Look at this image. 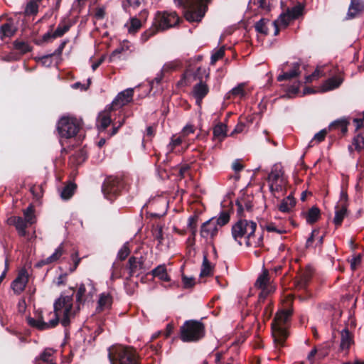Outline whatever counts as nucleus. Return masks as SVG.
Listing matches in <instances>:
<instances>
[{"mask_svg":"<svg viewBox=\"0 0 364 364\" xmlns=\"http://www.w3.org/2000/svg\"><path fill=\"white\" fill-rule=\"evenodd\" d=\"M353 146L355 150L358 151H363L364 155V136L358 134L353 138L352 145L349 146L348 149L351 151Z\"/></svg>","mask_w":364,"mask_h":364,"instance_id":"a19ab883","label":"nucleus"},{"mask_svg":"<svg viewBox=\"0 0 364 364\" xmlns=\"http://www.w3.org/2000/svg\"><path fill=\"white\" fill-rule=\"evenodd\" d=\"M213 274V267L210 262L208 261L207 256H203L200 277H207Z\"/></svg>","mask_w":364,"mask_h":364,"instance_id":"49530a36","label":"nucleus"},{"mask_svg":"<svg viewBox=\"0 0 364 364\" xmlns=\"http://www.w3.org/2000/svg\"><path fill=\"white\" fill-rule=\"evenodd\" d=\"M218 230L217 221L215 218H212L203 224L200 235L205 238L213 237L216 235Z\"/></svg>","mask_w":364,"mask_h":364,"instance_id":"a211bd4d","label":"nucleus"},{"mask_svg":"<svg viewBox=\"0 0 364 364\" xmlns=\"http://www.w3.org/2000/svg\"><path fill=\"white\" fill-rule=\"evenodd\" d=\"M151 233L154 240L157 242V248L163 250V248L166 247V245L164 244L165 238L164 237L162 227L159 225L154 226L151 230Z\"/></svg>","mask_w":364,"mask_h":364,"instance_id":"c85d7f7f","label":"nucleus"},{"mask_svg":"<svg viewBox=\"0 0 364 364\" xmlns=\"http://www.w3.org/2000/svg\"><path fill=\"white\" fill-rule=\"evenodd\" d=\"M28 282V274L26 269H21L16 278L12 282L11 287L14 292L16 294H20L23 291L25 287Z\"/></svg>","mask_w":364,"mask_h":364,"instance_id":"4468645a","label":"nucleus"},{"mask_svg":"<svg viewBox=\"0 0 364 364\" xmlns=\"http://www.w3.org/2000/svg\"><path fill=\"white\" fill-rule=\"evenodd\" d=\"M111 364H139L136 351L127 346H117L109 350Z\"/></svg>","mask_w":364,"mask_h":364,"instance_id":"39448f33","label":"nucleus"},{"mask_svg":"<svg viewBox=\"0 0 364 364\" xmlns=\"http://www.w3.org/2000/svg\"><path fill=\"white\" fill-rule=\"evenodd\" d=\"M64 252L63 245L60 244L54 251V252L46 259L39 261L37 264L38 267H42L58 261Z\"/></svg>","mask_w":364,"mask_h":364,"instance_id":"5701e85b","label":"nucleus"},{"mask_svg":"<svg viewBox=\"0 0 364 364\" xmlns=\"http://www.w3.org/2000/svg\"><path fill=\"white\" fill-rule=\"evenodd\" d=\"M343 82V78L341 77H333L327 80L323 84L321 87V90L323 92H327L332 90H334L338 87L341 83Z\"/></svg>","mask_w":364,"mask_h":364,"instance_id":"c756f323","label":"nucleus"},{"mask_svg":"<svg viewBox=\"0 0 364 364\" xmlns=\"http://www.w3.org/2000/svg\"><path fill=\"white\" fill-rule=\"evenodd\" d=\"M24 220L26 223L32 225L36 223V215L34 214V208L30 205L23 210Z\"/></svg>","mask_w":364,"mask_h":364,"instance_id":"de8ad7c7","label":"nucleus"},{"mask_svg":"<svg viewBox=\"0 0 364 364\" xmlns=\"http://www.w3.org/2000/svg\"><path fill=\"white\" fill-rule=\"evenodd\" d=\"M225 55V47L222 46L220 48L213 50L211 58L210 63L214 65L218 60L223 58Z\"/></svg>","mask_w":364,"mask_h":364,"instance_id":"603ef678","label":"nucleus"},{"mask_svg":"<svg viewBox=\"0 0 364 364\" xmlns=\"http://www.w3.org/2000/svg\"><path fill=\"white\" fill-rule=\"evenodd\" d=\"M293 19L290 18V16L287 14V12L282 14L279 18L277 21H274V23H277V28L279 26H282L284 28L287 27L291 21Z\"/></svg>","mask_w":364,"mask_h":364,"instance_id":"3c124183","label":"nucleus"},{"mask_svg":"<svg viewBox=\"0 0 364 364\" xmlns=\"http://www.w3.org/2000/svg\"><path fill=\"white\" fill-rule=\"evenodd\" d=\"M255 30L262 34L267 35L269 33V27L274 29V35L279 33V28H277V23L270 21L267 18H262L255 23Z\"/></svg>","mask_w":364,"mask_h":364,"instance_id":"f3484780","label":"nucleus"},{"mask_svg":"<svg viewBox=\"0 0 364 364\" xmlns=\"http://www.w3.org/2000/svg\"><path fill=\"white\" fill-rule=\"evenodd\" d=\"M328 131H329L328 128L323 129L320 132L316 133L314 136L313 139L310 141V142L309 144V147L314 146V145L318 144L321 143V141H323L325 139L326 136Z\"/></svg>","mask_w":364,"mask_h":364,"instance_id":"c03bdc74","label":"nucleus"},{"mask_svg":"<svg viewBox=\"0 0 364 364\" xmlns=\"http://www.w3.org/2000/svg\"><path fill=\"white\" fill-rule=\"evenodd\" d=\"M130 254V248L129 242H125L122 247L120 248L117 253V258L123 261Z\"/></svg>","mask_w":364,"mask_h":364,"instance_id":"864d4df0","label":"nucleus"},{"mask_svg":"<svg viewBox=\"0 0 364 364\" xmlns=\"http://www.w3.org/2000/svg\"><path fill=\"white\" fill-rule=\"evenodd\" d=\"M75 188L76 186L73 183L66 186L60 193L61 198L65 200L69 199L73 195Z\"/></svg>","mask_w":364,"mask_h":364,"instance_id":"09e8293b","label":"nucleus"},{"mask_svg":"<svg viewBox=\"0 0 364 364\" xmlns=\"http://www.w3.org/2000/svg\"><path fill=\"white\" fill-rule=\"evenodd\" d=\"M80 127V122L71 116L62 117L57 124V129L60 136L65 139L75 136Z\"/></svg>","mask_w":364,"mask_h":364,"instance_id":"1a4fd4ad","label":"nucleus"},{"mask_svg":"<svg viewBox=\"0 0 364 364\" xmlns=\"http://www.w3.org/2000/svg\"><path fill=\"white\" fill-rule=\"evenodd\" d=\"M113 107L109 106L105 110L100 112L97 119V126L99 129L105 130L111 123V110Z\"/></svg>","mask_w":364,"mask_h":364,"instance_id":"aec40b11","label":"nucleus"},{"mask_svg":"<svg viewBox=\"0 0 364 364\" xmlns=\"http://www.w3.org/2000/svg\"><path fill=\"white\" fill-rule=\"evenodd\" d=\"M181 18L176 11H159L154 18V25L159 31H164L176 26Z\"/></svg>","mask_w":364,"mask_h":364,"instance_id":"6e6552de","label":"nucleus"},{"mask_svg":"<svg viewBox=\"0 0 364 364\" xmlns=\"http://www.w3.org/2000/svg\"><path fill=\"white\" fill-rule=\"evenodd\" d=\"M347 215V207L337 206L335 207V216L333 218V223L336 227L341 225L343 219Z\"/></svg>","mask_w":364,"mask_h":364,"instance_id":"473e14b6","label":"nucleus"},{"mask_svg":"<svg viewBox=\"0 0 364 364\" xmlns=\"http://www.w3.org/2000/svg\"><path fill=\"white\" fill-rule=\"evenodd\" d=\"M301 85V82L299 80H294L291 84H286L283 85L284 86V90L287 92L286 95L288 97H293L296 96V95L299 91V87Z\"/></svg>","mask_w":364,"mask_h":364,"instance_id":"c9c22d12","label":"nucleus"},{"mask_svg":"<svg viewBox=\"0 0 364 364\" xmlns=\"http://www.w3.org/2000/svg\"><path fill=\"white\" fill-rule=\"evenodd\" d=\"M178 7L184 9V16L188 22H200L205 16L212 0H173Z\"/></svg>","mask_w":364,"mask_h":364,"instance_id":"7ed1b4c3","label":"nucleus"},{"mask_svg":"<svg viewBox=\"0 0 364 364\" xmlns=\"http://www.w3.org/2000/svg\"><path fill=\"white\" fill-rule=\"evenodd\" d=\"M208 85L201 81L193 86L192 93L198 106H200L203 99L208 95Z\"/></svg>","mask_w":364,"mask_h":364,"instance_id":"6ab92c4d","label":"nucleus"},{"mask_svg":"<svg viewBox=\"0 0 364 364\" xmlns=\"http://www.w3.org/2000/svg\"><path fill=\"white\" fill-rule=\"evenodd\" d=\"M9 223L14 225L20 235L24 236L26 235V222L21 217L14 216L9 218Z\"/></svg>","mask_w":364,"mask_h":364,"instance_id":"7c9ffc66","label":"nucleus"},{"mask_svg":"<svg viewBox=\"0 0 364 364\" xmlns=\"http://www.w3.org/2000/svg\"><path fill=\"white\" fill-rule=\"evenodd\" d=\"M55 350L53 348H46L40 355L39 360L43 363L49 364H55L53 362Z\"/></svg>","mask_w":364,"mask_h":364,"instance_id":"a18cd8bd","label":"nucleus"},{"mask_svg":"<svg viewBox=\"0 0 364 364\" xmlns=\"http://www.w3.org/2000/svg\"><path fill=\"white\" fill-rule=\"evenodd\" d=\"M353 343V334L348 328H344L341 331V344L340 348L343 350H347Z\"/></svg>","mask_w":364,"mask_h":364,"instance_id":"393cba45","label":"nucleus"},{"mask_svg":"<svg viewBox=\"0 0 364 364\" xmlns=\"http://www.w3.org/2000/svg\"><path fill=\"white\" fill-rule=\"evenodd\" d=\"M301 74L300 64L299 63H294L291 65V70L289 71L284 72L282 74L278 75L277 80L282 81H290L291 79H294L299 76Z\"/></svg>","mask_w":364,"mask_h":364,"instance_id":"412c9836","label":"nucleus"},{"mask_svg":"<svg viewBox=\"0 0 364 364\" xmlns=\"http://www.w3.org/2000/svg\"><path fill=\"white\" fill-rule=\"evenodd\" d=\"M337 206H346L348 208V194L344 189H341L340 193V198L337 203Z\"/></svg>","mask_w":364,"mask_h":364,"instance_id":"0e129e2a","label":"nucleus"},{"mask_svg":"<svg viewBox=\"0 0 364 364\" xmlns=\"http://www.w3.org/2000/svg\"><path fill=\"white\" fill-rule=\"evenodd\" d=\"M296 205L295 199L289 195L284 198L278 206L279 210L284 213H291Z\"/></svg>","mask_w":364,"mask_h":364,"instance_id":"cd10ccee","label":"nucleus"},{"mask_svg":"<svg viewBox=\"0 0 364 364\" xmlns=\"http://www.w3.org/2000/svg\"><path fill=\"white\" fill-rule=\"evenodd\" d=\"M303 8L300 5L295 6L291 9H287V14L293 20L299 17V16L302 14Z\"/></svg>","mask_w":364,"mask_h":364,"instance_id":"6e6d98bb","label":"nucleus"},{"mask_svg":"<svg viewBox=\"0 0 364 364\" xmlns=\"http://www.w3.org/2000/svg\"><path fill=\"white\" fill-rule=\"evenodd\" d=\"M267 182L269 190L273 193L282 192L286 189L287 180L284 176V171L280 164H275L268 175Z\"/></svg>","mask_w":364,"mask_h":364,"instance_id":"0eeeda50","label":"nucleus"},{"mask_svg":"<svg viewBox=\"0 0 364 364\" xmlns=\"http://www.w3.org/2000/svg\"><path fill=\"white\" fill-rule=\"evenodd\" d=\"M255 287L261 289L259 299H264L267 295L274 291L275 286L270 282V278L267 270L264 269L260 274L255 284Z\"/></svg>","mask_w":364,"mask_h":364,"instance_id":"f8f14e48","label":"nucleus"},{"mask_svg":"<svg viewBox=\"0 0 364 364\" xmlns=\"http://www.w3.org/2000/svg\"><path fill=\"white\" fill-rule=\"evenodd\" d=\"M127 267L129 269V277L139 276L143 272L144 269L143 257H129Z\"/></svg>","mask_w":364,"mask_h":364,"instance_id":"dca6fc26","label":"nucleus"},{"mask_svg":"<svg viewBox=\"0 0 364 364\" xmlns=\"http://www.w3.org/2000/svg\"><path fill=\"white\" fill-rule=\"evenodd\" d=\"M96 292L97 290L95 287L94 283L91 280L87 279L79 286L76 293L77 303L80 305L81 304L92 301Z\"/></svg>","mask_w":364,"mask_h":364,"instance_id":"9b49d317","label":"nucleus"},{"mask_svg":"<svg viewBox=\"0 0 364 364\" xmlns=\"http://www.w3.org/2000/svg\"><path fill=\"white\" fill-rule=\"evenodd\" d=\"M112 304V297L109 293L103 292L100 294L97 302V311H102L111 307Z\"/></svg>","mask_w":364,"mask_h":364,"instance_id":"a878e982","label":"nucleus"},{"mask_svg":"<svg viewBox=\"0 0 364 364\" xmlns=\"http://www.w3.org/2000/svg\"><path fill=\"white\" fill-rule=\"evenodd\" d=\"M257 223L246 219L239 220L231 230L233 239L240 245L247 247H259L262 244V235L256 234Z\"/></svg>","mask_w":364,"mask_h":364,"instance_id":"f257e3e1","label":"nucleus"},{"mask_svg":"<svg viewBox=\"0 0 364 364\" xmlns=\"http://www.w3.org/2000/svg\"><path fill=\"white\" fill-rule=\"evenodd\" d=\"M291 314V309H285L278 311L275 316L272 328L274 341L277 346H282L288 336L285 324L289 321Z\"/></svg>","mask_w":364,"mask_h":364,"instance_id":"20e7f679","label":"nucleus"},{"mask_svg":"<svg viewBox=\"0 0 364 364\" xmlns=\"http://www.w3.org/2000/svg\"><path fill=\"white\" fill-rule=\"evenodd\" d=\"M105 16V9L104 7H97L95 9L94 16L96 19L100 20Z\"/></svg>","mask_w":364,"mask_h":364,"instance_id":"774afa93","label":"nucleus"},{"mask_svg":"<svg viewBox=\"0 0 364 364\" xmlns=\"http://www.w3.org/2000/svg\"><path fill=\"white\" fill-rule=\"evenodd\" d=\"M323 75V74L321 71V69L320 68H317L311 75H308V76L306 77V83L311 82L314 80H315L319 78L320 77H321Z\"/></svg>","mask_w":364,"mask_h":364,"instance_id":"69168bd1","label":"nucleus"},{"mask_svg":"<svg viewBox=\"0 0 364 364\" xmlns=\"http://www.w3.org/2000/svg\"><path fill=\"white\" fill-rule=\"evenodd\" d=\"M347 122L344 119L336 120L328 126V130L338 129L341 133L345 134L347 132Z\"/></svg>","mask_w":364,"mask_h":364,"instance_id":"37998d69","label":"nucleus"},{"mask_svg":"<svg viewBox=\"0 0 364 364\" xmlns=\"http://www.w3.org/2000/svg\"><path fill=\"white\" fill-rule=\"evenodd\" d=\"M87 159L86 152L83 150L77 151L72 156L70 160H75L76 164H80Z\"/></svg>","mask_w":364,"mask_h":364,"instance_id":"052dcab7","label":"nucleus"},{"mask_svg":"<svg viewBox=\"0 0 364 364\" xmlns=\"http://www.w3.org/2000/svg\"><path fill=\"white\" fill-rule=\"evenodd\" d=\"M16 29L12 23H6L0 27V37H11L14 35Z\"/></svg>","mask_w":364,"mask_h":364,"instance_id":"ea45409f","label":"nucleus"},{"mask_svg":"<svg viewBox=\"0 0 364 364\" xmlns=\"http://www.w3.org/2000/svg\"><path fill=\"white\" fill-rule=\"evenodd\" d=\"M248 7L250 9L259 11V10L267 11L269 6L267 0H250Z\"/></svg>","mask_w":364,"mask_h":364,"instance_id":"e433bc0d","label":"nucleus"},{"mask_svg":"<svg viewBox=\"0 0 364 364\" xmlns=\"http://www.w3.org/2000/svg\"><path fill=\"white\" fill-rule=\"evenodd\" d=\"M364 9V2L360 0H351L348 9V16L350 18L355 17Z\"/></svg>","mask_w":364,"mask_h":364,"instance_id":"2f4dec72","label":"nucleus"},{"mask_svg":"<svg viewBox=\"0 0 364 364\" xmlns=\"http://www.w3.org/2000/svg\"><path fill=\"white\" fill-rule=\"evenodd\" d=\"M194 132H195L194 127L191 124H187L186 126H185L183 127V129H182L180 134L182 135V136H183L186 139V137L189 134H193Z\"/></svg>","mask_w":364,"mask_h":364,"instance_id":"338daca9","label":"nucleus"},{"mask_svg":"<svg viewBox=\"0 0 364 364\" xmlns=\"http://www.w3.org/2000/svg\"><path fill=\"white\" fill-rule=\"evenodd\" d=\"M180 65L181 63L178 60H173L166 63L163 65L159 73H158L156 77L154 78V81H156V83H159L165 73L176 70L180 67Z\"/></svg>","mask_w":364,"mask_h":364,"instance_id":"4be33fe9","label":"nucleus"},{"mask_svg":"<svg viewBox=\"0 0 364 364\" xmlns=\"http://www.w3.org/2000/svg\"><path fill=\"white\" fill-rule=\"evenodd\" d=\"M38 5L36 2L31 1L28 3L25 12L27 14H35L38 12Z\"/></svg>","mask_w":364,"mask_h":364,"instance_id":"e2e57ef3","label":"nucleus"},{"mask_svg":"<svg viewBox=\"0 0 364 364\" xmlns=\"http://www.w3.org/2000/svg\"><path fill=\"white\" fill-rule=\"evenodd\" d=\"M323 237L324 235H321L318 230H314L306 241V246H311L314 242H316V246H321L323 244Z\"/></svg>","mask_w":364,"mask_h":364,"instance_id":"f704fd0d","label":"nucleus"},{"mask_svg":"<svg viewBox=\"0 0 364 364\" xmlns=\"http://www.w3.org/2000/svg\"><path fill=\"white\" fill-rule=\"evenodd\" d=\"M70 28V26L66 24H59L57 28L53 32H47L43 36V39L45 41H48L50 38H56L62 36Z\"/></svg>","mask_w":364,"mask_h":364,"instance_id":"bb28decb","label":"nucleus"},{"mask_svg":"<svg viewBox=\"0 0 364 364\" xmlns=\"http://www.w3.org/2000/svg\"><path fill=\"white\" fill-rule=\"evenodd\" d=\"M55 314H52L53 321H50V326L58 324L60 321L63 326L70 324L71 317L75 314V309L73 306V296L61 295L56 299L53 304Z\"/></svg>","mask_w":364,"mask_h":364,"instance_id":"f03ea898","label":"nucleus"},{"mask_svg":"<svg viewBox=\"0 0 364 364\" xmlns=\"http://www.w3.org/2000/svg\"><path fill=\"white\" fill-rule=\"evenodd\" d=\"M15 49L18 50L21 54H25L31 50V48L28 43L23 41H16L14 43Z\"/></svg>","mask_w":364,"mask_h":364,"instance_id":"8fccbe9b","label":"nucleus"},{"mask_svg":"<svg viewBox=\"0 0 364 364\" xmlns=\"http://www.w3.org/2000/svg\"><path fill=\"white\" fill-rule=\"evenodd\" d=\"M152 274L155 277H158L159 279L165 282H168L170 277L167 274L166 268L165 265H159L152 270Z\"/></svg>","mask_w":364,"mask_h":364,"instance_id":"58836bf2","label":"nucleus"},{"mask_svg":"<svg viewBox=\"0 0 364 364\" xmlns=\"http://www.w3.org/2000/svg\"><path fill=\"white\" fill-rule=\"evenodd\" d=\"M218 226H223L230 220V215L227 212H222L218 218H215Z\"/></svg>","mask_w":364,"mask_h":364,"instance_id":"680f3d73","label":"nucleus"},{"mask_svg":"<svg viewBox=\"0 0 364 364\" xmlns=\"http://www.w3.org/2000/svg\"><path fill=\"white\" fill-rule=\"evenodd\" d=\"M134 89L128 88L119 92L113 100L111 107L114 109L121 108L132 100Z\"/></svg>","mask_w":364,"mask_h":364,"instance_id":"2eb2a0df","label":"nucleus"},{"mask_svg":"<svg viewBox=\"0 0 364 364\" xmlns=\"http://www.w3.org/2000/svg\"><path fill=\"white\" fill-rule=\"evenodd\" d=\"M228 127L225 124L218 122L213 129V140L223 141L228 136Z\"/></svg>","mask_w":364,"mask_h":364,"instance_id":"b1692460","label":"nucleus"},{"mask_svg":"<svg viewBox=\"0 0 364 364\" xmlns=\"http://www.w3.org/2000/svg\"><path fill=\"white\" fill-rule=\"evenodd\" d=\"M52 314H55V311H45L38 318L31 317L27 318V322L29 326L35 327L39 330H46L55 327L58 324L50 326V321H53Z\"/></svg>","mask_w":364,"mask_h":364,"instance_id":"ddd939ff","label":"nucleus"},{"mask_svg":"<svg viewBox=\"0 0 364 364\" xmlns=\"http://www.w3.org/2000/svg\"><path fill=\"white\" fill-rule=\"evenodd\" d=\"M186 143V139L182 135H173L167 146L168 152H173L178 146Z\"/></svg>","mask_w":364,"mask_h":364,"instance_id":"4c0bfd02","label":"nucleus"},{"mask_svg":"<svg viewBox=\"0 0 364 364\" xmlns=\"http://www.w3.org/2000/svg\"><path fill=\"white\" fill-rule=\"evenodd\" d=\"M141 20L136 17L130 18L129 21L125 24V27L130 34L136 33L141 28Z\"/></svg>","mask_w":364,"mask_h":364,"instance_id":"72a5a7b5","label":"nucleus"},{"mask_svg":"<svg viewBox=\"0 0 364 364\" xmlns=\"http://www.w3.org/2000/svg\"><path fill=\"white\" fill-rule=\"evenodd\" d=\"M265 229L271 232H275L278 234H282L287 232L285 228L283 226L281 225H277L274 223H269L265 225Z\"/></svg>","mask_w":364,"mask_h":364,"instance_id":"5fc2aeb1","label":"nucleus"},{"mask_svg":"<svg viewBox=\"0 0 364 364\" xmlns=\"http://www.w3.org/2000/svg\"><path fill=\"white\" fill-rule=\"evenodd\" d=\"M229 95H232L235 97L242 98L245 95L244 85L240 84L237 86L233 87L229 92Z\"/></svg>","mask_w":364,"mask_h":364,"instance_id":"13d9d810","label":"nucleus"},{"mask_svg":"<svg viewBox=\"0 0 364 364\" xmlns=\"http://www.w3.org/2000/svg\"><path fill=\"white\" fill-rule=\"evenodd\" d=\"M204 325L194 320L186 321L180 329V338L183 342L198 341L204 336Z\"/></svg>","mask_w":364,"mask_h":364,"instance_id":"423d86ee","label":"nucleus"},{"mask_svg":"<svg viewBox=\"0 0 364 364\" xmlns=\"http://www.w3.org/2000/svg\"><path fill=\"white\" fill-rule=\"evenodd\" d=\"M236 204L239 213H242L245 209L250 210L252 207L251 202L245 201L243 199L237 200Z\"/></svg>","mask_w":364,"mask_h":364,"instance_id":"bf43d9fd","label":"nucleus"},{"mask_svg":"<svg viewBox=\"0 0 364 364\" xmlns=\"http://www.w3.org/2000/svg\"><path fill=\"white\" fill-rule=\"evenodd\" d=\"M123 182L121 178L116 176H109L103 183L102 190L106 198L112 200L121 191Z\"/></svg>","mask_w":364,"mask_h":364,"instance_id":"9d476101","label":"nucleus"},{"mask_svg":"<svg viewBox=\"0 0 364 364\" xmlns=\"http://www.w3.org/2000/svg\"><path fill=\"white\" fill-rule=\"evenodd\" d=\"M320 217V210L316 207H312L306 213V220L309 224L316 223Z\"/></svg>","mask_w":364,"mask_h":364,"instance_id":"79ce46f5","label":"nucleus"},{"mask_svg":"<svg viewBox=\"0 0 364 364\" xmlns=\"http://www.w3.org/2000/svg\"><path fill=\"white\" fill-rule=\"evenodd\" d=\"M158 32H159V31L157 30L156 26H154V23H152L151 27L149 29L144 31L141 34V42L145 43L146 41H147L149 39L150 37L153 36L154 34H156Z\"/></svg>","mask_w":364,"mask_h":364,"instance_id":"4d7b16f0","label":"nucleus"}]
</instances>
